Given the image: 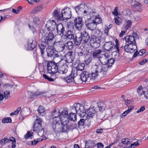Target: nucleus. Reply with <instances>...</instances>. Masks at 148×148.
Returning a JSON list of instances; mask_svg holds the SVG:
<instances>
[{
    "instance_id": "20e7f679",
    "label": "nucleus",
    "mask_w": 148,
    "mask_h": 148,
    "mask_svg": "<svg viewBox=\"0 0 148 148\" xmlns=\"http://www.w3.org/2000/svg\"><path fill=\"white\" fill-rule=\"evenodd\" d=\"M58 62L57 63L54 62L50 61L48 62L47 64V71L48 73L52 75L51 76H56L58 75Z\"/></svg>"
},
{
    "instance_id": "1a4fd4ad",
    "label": "nucleus",
    "mask_w": 148,
    "mask_h": 148,
    "mask_svg": "<svg viewBox=\"0 0 148 148\" xmlns=\"http://www.w3.org/2000/svg\"><path fill=\"white\" fill-rule=\"evenodd\" d=\"M37 43L34 38H29L27 40V44L25 47V49L26 50H36V47Z\"/></svg>"
},
{
    "instance_id": "680f3d73",
    "label": "nucleus",
    "mask_w": 148,
    "mask_h": 148,
    "mask_svg": "<svg viewBox=\"0 0 148 148\" xmlns=\"http://www.w3.org/2000/svg\"><path fill=\"white\" fill-rule=\"evenodd\" d=\"M112 14L114 16H117L118 15V7H116L114 10V11L112 12Z\"/></svg>"
},
{
    "instance_id": "c85d7f7f",
    "label": "nucleus",
    "mask_w": 148,
    "mask_h": 148,
    "mask_svg": "<svg viewBox=\"0 0 148 148\" xmlns=\"http://www.w3.org/2000/svg\"><path fill=\"white\" fill-rule=\"evenodd\" d=\"M94 42L90 43L91 46L94 48L96 49L99 47L100 46L101 40L100 38H96L95 40H94Z\"/></svg>"
},
{
    "instance_id": "69168bd1",
    "label": "nucleus",
    "mask_w": 148,
    "mask_h": 148,
    "mask_svg": "<svg viewBox=\"0 0 148 148\" xmlns=\"http://www.w3.org/2000/svg\"><path fill=\"white\" fill-rule=\"evenodd\" d=\"M49 22L50 23L51 26H53L55 28L56 27V24L54 20L51 21Z\"/></svg>"
},
{
    "instance_id": "dca6fc26",
    "label": "nucleus",
    "mask_w": 148,
    "mask_h": 148,
    "mask_svg": "<svg viewBox=\"0 0 148 148\" xmlns=\"http://www.w3.org/2000/svg\"><path fill=\"white\" fill-rule=\"evenodd\" d=\"M80 36L83 41L82 44L87 43L90 39V37L88 33L84 31L80 33Z\"/></svg>"
},
{
    "instance_id": "e2e57ef3",
    "label": "nucleus",
    "mask_w": 148,
    "mask_h": 148,
    "mask_svg": "<svg viewBox=\"0 0 148 148\" xmlns=\"http://www.w3.org/2000/svg\"><path fill=\"white\" fill-rule=\"evenodd\" d=\"M115 42L116 44V45L115 46V47L116 48V52H117L118 53H119V49L118 45V40L117 39H116V40Z\"/></svg>"
},
{
    "instance_id": "de8ad7c7",
    "label": "nucleus",
    "mask_w": 148,
    "mask_h": 148,
    "mask_svg": "<svg viewBox=\"0 0 148 148\" xmlns=\"http://www.w3.org/2000/svg\"><path fill=\"white\" fill-rule=\"evenodd\" d=\"M43 8L41 6H38L35 8L32 12L33 13H36L42 10Z\"/></svg>"
},
{
    "instance_id": "a18cd8bd",
    "label": "nucleus",
    "mask_w": 148,
    "mask_h": 148,
    "mask_svg": "<svg viewBox=\"0 0 148 148\" xmlns=\"http://www.w3.org/2000/svg\"><path fill=\"white\" fill-rule=\"evenodd\" d=\"M28 26L34 34H35L37 33V30L33 25H31L30 24H29Z\"/></svg>"
},
{
    "instance_id": "72a5a7b5",
    "label": "nucleus",
    "mask_w": 148,
    "mask_h": 148,
    "mask_svg": "<svg viewBox=\"0 0 148 148\" xmlns=\"http://www.w3.org/2000/svg\"><path fill=\"white\" fill-rule=\"evenodd\" d=\"M66 34L68 38V39L72 40L74 38V35L73 32L70 30H68L66 32Z\"/></svg>"
},
{
    "instance_id": "5fc2aeb1",
    "label": "nucleus",
    "mask_w": 148,
    "mask_h": 148,
    "mask_svg": "<svg viewBox=\"0 0 148 148\" xmlns=\"http://www.w3.org/2000/svg\"><path fill=\"white\" fill-rule=\"evenodd\" d=\"M130 45H128V44H127L124 47V51L127 53H131V51L130 50V49H129V46Z\"/></svg>"
},
{
    "instance_id": "bf43d9fd",
    "label": "nucleus",
    "mask_w": 148,
    "mask_h": 148,
    "mask_svg": "<svg viewBox=\"0 0 148 148\" xmlns=\"http://www.w3.org/2000/svg\"><path fill=\"white\" fill-rule=\"evenodd\" d=\"M4 95L5 98L7 99L10 97V92L9 91H6L4 93Z\"/></svg>"
},
{
    "instance_id": "ddd939ff",
    "label": "nucleus",
    "mask_w": 148,
    "mask_h": 148,
    "mask_svg": "<svg viewBox=\"0 0 148 148\" xmlns=\"http://www.w3.org/2000/svg\"><path fill=\"white\" fill-rule=\"evenodd\" d=\"M68 116V112L67 110H64L61 112H60L59 117L60 119V121L65 124H66L68 123L69 118L67 117Z\"/></svg>"
},
{
    "instance_id": "052dcab7",
    "label": "nucleus",
    "mask_w": 148,
    "mask_h": 148,
    "mask_svg": "<svg viewBox=\"0 0 148 148\" xmlns=\"http://www.w3.org/2000/svg\"><path fill=\"white\" fill-rule=\"evenodd\" d=\"M62 34V35L61 36V39L62 41H65L68 39V38L66 34L65 35Z\"/></svg>"
},
{
    "instance_id": "49530a36",
    "label": "nucleus",
    "mask_w": 148,
    "mask_h": 148,
    "mask_svg": "<svg viewBox=\"0 0 148 148\" xmlns=\"http://www.w3.org/2000/svg\"><path fill=\"white\" fill-rule=\"evenodd\" d=\"M114 22L116 25H119L121 24L122 20L120 18L116 16L114 18Z\"/></svg>"
},
{
    "instance_id": "ea45409f",
    "label": "nucleus",
    "mask_w": 148,
    "mask_h": 148,
    "mask_svg": "<svg viewBox=\"0 0 148 148\" xmlns=\"http://www.w3.org/2000/svg\"><path fill=\"white\" fill-rule=\"evenodd\" d=\"M132 7V8H134L136 7H139L140 3L139 2L134 0H132L131 3Z\"/></svg>"
},
{
    "instance_id": "5701e85b",
    "label": "nucleus",
    "mask_w": 148,
    "mask_h": 148,
    "mask_svg": "<svg viewBox=\"0 0 148 148\" xmlns=\"http://www.w3.org/2000/svg\"><path fill=\"white\" fill-rule=\"evenodd\" d=\"M66 132H68V130H71L74 129H77V124L74 122H73L72 123L69 122L68 121L66 125H65Z\"/></svg>"
},
{
    "instance_id": "bb28decb",
    "label": "nucleus",
    "mask_w": 148,
    "mask_h": 148,
    "mask_svg": "<svg viewBox=\"0 0 148 148\" xmlns=\"http://www.w3.org/2000/svg\"><path fill=\"white\" fill-rule=\"evenodd\" d=\"M123 39L125 40L126 43L128 44H130L133 45H136V44L135 38L133 36H128L126 37H125Z\"/></svg>"
},
{
    "instance_id": "09e8293b",
    "label": "nucleus",
    "mask_w": 148,
    "mask_h": 148,
    "mask_svg": "<svg viewBox=\"0 0 148 148\" xmlns=\"http://www.w3.org/2000/svg\"><path fill=\"white\" fill-rule=\"evenodd\" d=\"M12 121V119L10 117H5L3 118L2 120V122L3 123H10Z\"/></svg>"
},
{
    "instance_id": "79ce46f5",
    "label": "nucleus",
    "mask_w": 148,
    "mask_h": 148,
    "mask_svg": "<svg viewBox=\"0 0 148 148\" xmlns=\"http://www.w3.org/2000/svg\"><path fill=\"white\" fill-rule=\"evenodd\" d=\"M128 45H130L129 46V49H130V51H131V53H133L135 51V48L136 49L137 48V46L136 44V45H133V44H128Z\"/></svg>"
},
{
    "instance_id": "cd10ccee",
    "label": "nucleus",
    "mask_w": 148,
    "mask_h": 148,
    "mask_svg": "<svg viewBox=\"0 0 148 148\" xmlns=\"http://www.w3.org/2000/svg\"><path fill=\"white\" fill-rule=\"evenodd\" d=\"M103 55L102 57H101L99 60L103 65H106L107 64L108 60L109 55L107 54H104Z\"/></svg>"
},
{
    "instance_id": "412c9836",
    "label": "nucleus",
    "mask_w": 148,
    "mask_h": 148,
    "mask_svg": "<svg viewBox=\"0 0 148 148\" xmlns=\"http://www.w3.org/2000/svg\"><path fill=\"white\" fill-rule=\"evenodd\" d=\"M89 75L88 72L84 71L81 74L80 78L82 82H89L91 80V79L89 78Z\"/></svg>"
},
{
    "instance_id": "473e14b6",
    "label": "nucleus",
    "mask_w": 148,
    "mask_h": 148,
    "mask_svg": "<svg viewBox=\"0 0 148 148\" xmlns=\"http://www.w3.org/2000/svg\"><path fill=\"white\" fill-rule=\"evenodd\" d=\"M95 146L96 145L94 141L91 140H88L86 142L85 147V148H92Z\"/></svg>"
},
{
    "instance_id": "4d7b16f0",
    "label": "nucleus",
    "mask_w": 148,
    "mask_h": 148,
    "mask_svg": "<svg viewBox=\"0 0 148 148\" xmlns=\"http://www.w3.org/2000/svg\"><path fill=\"white\" fill-rule=\"evenodd\" d=\"M132 24V22L130 20H128L126 22V24L125 26V28L127 29H128V28Z\"/></svg>"
},
{
    "instance_id": "39448f33",
    "label": "nucleus",
    "mask_w": 148,
    "mask_h": 148,
    "mask_svg": "<svg viewBox=\"0 0 148 148\" xmlns=\"http://www.w3.org/2000/svg\"><path fill=\"white\" fill-rule=\"evenodd\" d=\"M65 124L60 120L59 121H53L52 127L53 130L56 133L66 132Z\"/></svg>"
},
{
    "instance_id": "4468645a",
    "label": "nucleus",
    "mask_w": 148,
    "mask_h": 148,
    "mask_svg": "<svg viewBox=\"0 0 148 148\" xmlns=\"http://www.w3.org/2000/svg\"><path fill=\"white\" fill-rule=\"evenodd\" d=\"M75 59V56L74 54V52L70 51L68 52L65 55L64 62V61L66 63H71Z\"/></svg>"
},
{
    "instance_id": "9b49d317",
    "label": "nucleus",
    "mask_w": 148,
    "mask_h": 148,
    "mask_svg": "<svg viewBox=\"0 0 148 148\" xmlns=\"http://www.w3.org/2000/svg\"><path fill=\"white\" fill-rule=\"evenodd\" d=\"M53 48L55 49L56 51L58 52H61L65 49V44L61 41H53Z\"/></svg>"
},
{
    "instance_id": "4c0bfd02",
    "label": "nucleus",
    "mask_w": 148,
    "mask_h": 148,
    "mask_svg": "<svg viewBox=\"0 0 148 148\" xmlns=\"http://www.w3.org/2000/svg\"><path fill=\"white\" fill-rule=\"evenodd\" d=\"M85 121H86V119H81L78 122L77 127L80 129L84 128V122Z\"/></svg>"
},
{
    "instance_id": "c9c22d12",
    "label": "nucleus",
    "mask_w": 148,
    "mask_h": 148,
    "mask_svg": "<svg viewBox=\"0 0 148 148\" xmlns=\"http://www.w3.org/2000/svg\"><path fill=\"white\" fill-rule=\"evenodd\" d=\"M98 107L99 108V111H104L106 107V105L105 103L103 102H98L97 103Z\"/></svg>"
},
{
    "instance_id": "8fccbe9b",
    "label": "nucleus",
    "mask_w": 148,
    "mask_h": 148,
    "mask_svg": "<svg viewBox=\"0 0 148 148\" xmlns=\"http://www.w3.org/2000/svg\"><path fill=\"white\" fill-rule=\"evenodd\" d=\"M33 22L34 24L36 25H39L40 23L39 19L36 17H35L34 18Z\"/></svg>"
},
{
    "instance_id": "58836bf2",
    "label": "nucleus",
    "mask_w": 148,
    "mask_h": 148,
    "mask_svg": "<svg viewBox=\"0 0 148 148\" xmlns=\"http://www.w3.org/2000/svg\"><path fill=\"white\" fill-rule=\"evenodd\" d=\"M85 66V64L84 63H79L78 64L76 68L77 71H82L84 69Z\"/></svg>"
},
{
    "instance_id": "6e6552de",
    "label": "nucleus",
    "mask_w": 148,
    "mask_h": 148,
    "mask_svg": "<svg viewBox=\"0 0 148 148\" xmlns=\"http://www.w3.org/2000/svg\"><path fill=\"white\" fill-rule=\"evenodd\" d=\"M73 106L77 114L81 117H84L86 114V110L84 106L79 103H75Z\"/></svg>"
},
{
    "instance_id": "13d9d810",
    "label": "nucleus",
    "mask_w": 148,
    "mask_h": 148,
    "mask_svg": "<svg viewBox=\"0 0 148 148\" xmlns=\"http://www.w3.org/2000/svg\"><path fill=\"white\" fill-rule=\"evenodd\" d=\"M44 93L43 92H40L39 91H36L35 92H34V95L36 97H40V95L42 96Z\"/></svg>"
},
{
    "instance_id": "f03ea898",
    "label": "nucleus",
    "mask_w": 148,
    "mask_h": 148,
    "mask_svg": "<svg viewBox=\"0 0 148 148\" xmlns=\"http://www.w3.org/2000/svg\"><path fill=\"white\" fill-rule=\"evenodd\" d=\"M95 70L91 74H89V78L91 79V80H95L96 78H97L98 76L103 77L106 75V71H104L101 65H95Z\"/></svg>"
},
{
    "instance_id": "a211bd4d",
    "label": "nucleus",
    "mask_w": 148,
    "mask_h": 148,
    "mask_svg": "<svg viewBox=\"0 0 148 148\" xmlns=\"http://www.w3.org/2000/svg\"><path fill=\"white\" fill-rule=\"evenodd\" d=\"M115 61V60L114 59L109 58H108V60L107 64L106 65L102 66L103 69L104 71H105L106 74L108 69L112 66Z\"/></svg>"
},
{
    "instance_id": "603ef678",
    "label": "nucleus",
    "mask_w": 148,
    "mask_h": 148,
    "mask_svg": "<svg viewBox=\"0 0 148 148\" xmlns=\"http://www.w3.org/2000/svg\"><path fill=\"white\" fill-rule=\"evenodd\" d=\"M122 143L124 144L128 145L130 144V142L128 138H125L122 139Z\"/></svg>"
},
{
    "instance_id": "2eb2a0df",
    "label": "nucleus",
    "mask_w": 148,
    "mask_h": 148,
    "mask_svg": "<svg viewBox=\"0 0 148 148\" xmlns=\"http://www.w3.org/2000/svg\"><path fill=\"white\" fill-rule=\"evenodd\" d=\"M86 112L87 114V117H89V119L88 120V121L90 119H92L94 116L97 115L95 107L92 106L89 107V108L86 111Z\"/></svg>"
},
{
    "instance_id": "864d4df0",
    "label": "nucleus",
    "mask_w": 148,
    "mask_h": 148,
    "mask_svg": "<svg viewBox=\"0 0 148 148\" xmlns=\"http://www.w3.org/2000/svg\"><path fill=\"white\" fill-rule=\"evenodd\" d=\"M32 136V133L31 134L29 131H27V133L24 136V137L26 139H27Z\"/></svg>"
},
{
    "instance_id": "423d86ee",
    "label": "nucleus",
    "mask_w": 148,
    "mask_h": 148,
    "mask_svg": "<svg viewBox=\"0 0 148 148\" xmlns=\"http://www.w3.org/2000/svg\"><path fill=\"white\" fill-rule=\"evenodd\" d=\"M77 75V71L75 70H72L71 73L66 77H63L62 76H59V78L62 79L66 83H72L75 84H78L76 83L74 79V78Z\"/></svg>"
},
{
    "instance_id": "2f4dec72",
    "label": "nucleus",
    "mask_w": 148,
    "mask_h": 148,
    "mask_svg": "<svg viewBox=\"0 0 148 148\" xmlns=\"http://www.w3.org/2000/svg\"><path fill=\"white\" fill-rule=\"evenodd\" d=\"M64 44L65 47L69 50H72L75 47L74 44L71 41H68Z\"/></svg>"
},
{
    "instance_id": "7c9ffc66",
    "label": "nucleus",
    "mask_w": 148,
    "mask_h": 148,
    "mask_svg": "<svg viewBox=\"0 0 148 148\" xmlns=\"http://www.w3.org/2000/svg\"><path fill=\"white\" fill-rule=\"evenodd\" d=\"M74 44L75 45H79L81 43L82 44L83 41L80 36L79 37H77L76 35L74 36V38L73 39Z\"/></svg>"
},
{
    "instance_id": "4be33fe9",
    "label": "nucleus",
    "mask_w": 148,
    "mask_h": 148,
    "mask_svg": "<svg viewBox=\"0 0 148 148\" xmlns=\"http://www.w3.org/2000/svg\"><path fill=\"white\" fill-rule=\"evenodd\" d=\"M51 116L53 118V121L60 120L59 117L60 110L58 108H55L51 112Z\"/></svg>"
},
{
    "instance_id": "f257e3e1",
    "label": "nucleus",
    "mask_w": 148,
    "mask_h": 148,
    "mask_svg": "<svg viewBox=\"0 0 148 148\" xmlns=\"http://www.w3.org/2000/svg\"><path fill=\"white\" fill-rule=\"evenodd\" d=\"M54 38V34L52 32H50L48 34L47 36H44L41 39V42L38 44L42 55L43 56L46 47H51L53 45V40Z\"/></svg>"
},
{
    "instance_id": "6e6d98bb",
    "label": "nucleus",
    "mask_w": 148,
    "mask_h": 148,
    "mask_svg": "<svg viewBox=\"0 0 148 148\" xmlns=\"http://www.w3.org/2000/svg\"><path fill=\"white\" fill-rule=\"evenodd\" d=\"M42 35V37H43L44 36H47L48 35H47V32L46 30L45 29L42 30L40 32Z\"/></svg>"
},
{
    "instance_id": "a19ab883",
    "label": "nucleus",
    "mask_w": 148,
    "mask_h": 148,
    "mask_svg": "<svg viewBox=\"0 0 148 148\" xmlns=\"http://www.w3.org/2000/svg\"><path fill=\"white\" fill-rule=\"evenodd\" d=\"M37 110L39 115L43 116L45 112V110L43 106H39Z\"/></svg>"
},
{
    "instance_id": "3c124183",
    "label": "nucleus",
    "mask_w": 148,
    "mask_h": 148,
    "mask_svg": "<svg viewBox=\"0 0 148 148\" xmlns=\"http://www.w3.org/2000/svg\"><path fill=\"white\" fill-rule=\"evenodd\" d=\"M43 77L45 79L48 80L49 81L51 82L54 81L55 79V78L54 79L52 78L49 77L47 75L45 74H43Z\"/></svg>"
},
{
    "instance_id": "0eeeda50",
    "label": "nucleus",
    "mask_w": 148,
    "mask_h": 148,
    "mask_svg": "<svg viewBox=\"0 0 148 148\" xmlns=\"http://www.w3.org/2000/svg\"><path fill=\"white\" fill-rule=\"evenodd\" d=\"M58 69L57 77L59 78V76H61V74L66 75L68 71V66L66 63H64V60L61 59L58 62Z\"/></svg>"
},
{
    "instance_id": "393cba45",
    "label": "nucleus",
    "mask_w": 148,
    "mask_h": 148,
    "mask_svg": "<svg viewBox=\"0 0 148 148\" xmlns=\"http://www.w3.org/2000/svg\"><path fill=\"white\" fill-rule=\"evenodd\" d=\"M88 8L87 5L85 4L82 3L75 8L76 12L77 14H79L81 12L84 11L85 9Z\"/></svg>"
},
{
    "instance_id": "e433bc0d",
    "label": "nucleus",
    "mask_w": 148,
    "mask_h": 148,
    "mask_svg": "<svg viewBox=\"0 0 148 148\" xmlns=\"http://www.w3.org/2000/svg\"><path fill=\"white\" fill-rule=\"evenodd\" d=\"M95 12H92L90 11V10L87 8L86 10L84 11L83 13L85 15H88L90 17H92L95 15L94 14H95Z\"/></svg>"
},
{
    "instance_id": "aec40b11",
    "label": "nucleus",
    "mask_w": 148,
    "mask_h": 148,
    "mask_svg": "<svg viewBox=\"0 0 148 148\" xmlns=\"http://www.w3.org/2000/svg\"><path fill=\"white\" fill-rule=\"evenodd\" d=\"M74 24L77 29L80 30L82 29V21L81 18H75L74 21Z\"/></svg>"
},
{
    "instance_id": "338daca9",
    "label": "nucleus",
    "mask_w": 148,
    "mask_h": 148,
    "mask_svg": "<svg viewBox=\"0 0 148 148\" xmlns=\"http://www.w3.org/2000/svg\"><path fill=\"white\" fill-rule=\"evenodd\" d=\"M92 59V57L90 56L89 57L88 59H87L85 60V62L86 64H88L91 61Z\"/></svg>"
},
{
    "instance_id": "b1692460",
    "label": "nucleus",
    "mask_w": 148,
    "mask_h": 148,
    "mask_svg": "<svg viewBox=\"0 0 148 148\" xmlns=\"http://www.w3.org/2000/svg\"><path fill=\"white\" fill-rule=\"evenodd\" d=\"M53 17L57 21L62 20V15L60 14V11L57 9L55 10L53 14Z\"/></svg>"
},
{
    "instance_id": "774afa93",
    "label": "nucleus",
    "mask_w": 148,
    "mask_h": 148,
    "mask_svg": "<svg viewBox=\"0 0 148 148\" xmlns=\"http://www.w3.org/2000/svg\"><path fill=\"white\" fill-rule=\"evenodd\" d=\"M96 145L97 148H103L104 147L103 145L101 143H98Z\"/></svg>"
},
{
    "instance_id": "c03bdc74",
    "label": "nucleus",
    "mask_w": 148,
    "mask_h": 148,
    "mask_svg": "<svg viewBox=\"0 0 148 148\" xmlns=\"http://www.w3.org/2000/svg\"><path fill=\"white\" fill-rule=\"evenodd\" d=\"M9 139L6 137H4L0 140V144L2 145H3L5 143H9Z\"/></svg>"
},
{
    "instance_id": "c756f323",
    "label": "nucleus",
    "mask_w": 148,
    "mask_h": 148,
    "mask_svg": "<svg viewBox=\"0 0 148 148\" xmlns=\"http://www.w3.org/2000/svg\"><path fill=\"white\" fill-rule=\"evenodd\" d=\"M56 29L58 34L60 35L63 34L65 31L64 28L61 23H59L57 25Z\"/></svg>"
},
{
    "instance_id": "0e129e2a",
    "label": "nucleus",
    "mask_w": 148,
    "mask_h": 148,
    "mask_svg": "<svg viewBox=\"0 0 148 148\" xmlns=\"http://www.w3.org/2000/svg\"><path fill=\"white\" fill-rule=\"evenodd\" d=\"M95 19L96 20V23L97 24H97H100L102 23V20L101 18H97V16H96V18H95Z\"/></svg>"
},
{
    "instance_id": "a878e982",
    "label": "nucleus",
    "mask_w": 148,
    "mask_h": 148,
    "mask_svg": "<svg viewBox=\"0 0 148 148\" xmlns=\"http://www.w3.org/2000/svg\"><path fill=\"white\" fill-rule=\"evenodd\" d=\"M102 52V51L101 49H94L92 51L91 53L94 58L99 59L101 57V53Z\"/></svg>"
},
{
    "instance_id": "6ab92c4d",
    "label": "nucleus",
    "mask_w": 148,
    "mask_h": 148,
    "mask_svg": "<svg viewBox=\"0 0 148 148\" xmlns=\"http://www.w3.org/2000/svg\"><path fill=\"white\" fill-rule=\"evenodd\" d=\"M53 46H52L51 47H49L47 48L46 51L47 55L48 57H58L59 56L56 53V52L53 49Z\"/></svg>"
},
{
    "instance_id": "f8f14e48",
    "label": "nucleus",
    "mask_w": 148,
    "mask_h": 148,
    "mask_svg": "<svg viewBox=\"0 0 148 148\" xmlns=\"http://www.w3.org/2000/svg\"><path fill=\"white\" fill-rule=\"evenodd\" d=\"M86 27L88 29L91 30L95 29L96 28L97 24L96 21L92 20L91 18L88 19L85 22Z\"/></svg>"
},
{
    "instance_id": "f704fd0d",
    "label": "nucleus",
    "mask_w": 148,
    "mask_h": 148,
    "mask_svg": "<svg viewBox=\"0 0 148 148\" xmlns=\"http://www.w3.org/2000/svg\"><path fill=\"white\" fill-rule=\"evenodd\" d=\"M67 117L69 118V121L70 120L71 121H73V122L76 119L77 116L75 113L70 112L69 114H68Z\"/></svg>"
},
{
    "instance_id": "9d476101",
    "label": "nucleus",
    "mask_w": 148,
    "mask_h": 148,
    "mask_svg": "<svg viewBox=\"0 0 148 148\" xmlns=\"http://www.w3.org/2000/svg\"><path fill=\"white\" fill-rule=\"evenodd\" d=\"M61 13L63 18L62 20L64 22L67 21V20L71 18V11L69 8H65L62 10Z\"/></svg>"
},
{
    "instance_id": "f3484780",
    "label": "nucleus",
    "mask_w": 148,
    "mask_h": 148,
    "mask_svg": "<svg viewBox=\"0 0 148 148\" xmlns=\"http://www.w3.org/2000/svg\"><path fill=\"white\" fill-rule=\"evenodd\" d=\"M114 46L113 42L109 41L106 42L102 47L103 51L107 52L112 50L113 47Z\"/></svg>"
},
{
    "instance_id": "37998d69",
    "label": "nucleus",
    "mask_w": 148,
    "mask_h": 148,
    "mask_svg": "<svg viewBox=\"0 0 148 148\" xmlns=\"http://www.w3.org/2000/svg\"><path fill=\"white\" fill-rule=\"evenodd\" d=\"M78 56L79 57H82L85 56V51L82 49H79L77 52Z\"/></svg>"
},
{
    "instance_id": "7ed1b4c3",
    "label": "nucleus",
    "mask_w": 148,
    "mask_h": 148,
    "mask_svg": "<svg viewBox=\"0 0 148 148\" xmlns=\"http://www.w3.org/2000/svg\"><path fill=\"white\" fill-rule=\"evenodd\" d=\"M33 124V131L38 133L40 136H42L44 133V130L42 126V119L38 116Z\"/></svg>"
}]
</instances>
